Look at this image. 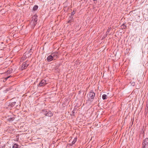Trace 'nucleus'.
<instances>
[{"label": "nucleus", "instance_id": "nucleus-1", "mask_svg": "<svg viewBox=\"0 0 148 148\" xmlns=\"http://www.w3.org/2000/svg\"><path fill=\"white\" fill-rule=\"evenodd\" d=\"M37 17L38 16L36 15H34L32 17V19L30 23V25L32 29L34 28L37 24V22L38 21Z\"/></svg>", "mask_w": 148, "mask_h": 148}, {"label": "nucleus", "instance_id": "nucleus-2", "mask_svg": "<svg viewBox=\"0 0 148 148\" xmlns=\"http://www.w3.org/2000/svg\"><path fill=\"white\" fill-rule=\"evenodd\" d=\"M42 112L43 113L47 116L51 117L53 115V113L52 112L47 109L42 110Z\"/></svg>", "mask_w": 148, "mask_h": 148}, {"label": "nucleus", "instance_id": "nucleus-3", "mask_svg": "<svg viewBox=\"0 0 148 148\" xmlns=\"http://www.w3.org/2000/svg\"><path fill=\"white\" fill-rule=\"evenodd\" d=\"M16 103V101H13L12 100L9 103H6V108L7 109L11 110L14 106Z\"/></svg>", "mask_w": 148, "mask_h": 148}, {"label": "nucleus", "instance_id": "nucleus-4", "mask_svg": "<svg viewBox=\"0 0 148 148\" xmlns=\"http://www.w3.org/2000/svg\"><path fill=\"white\" fill-rule=\"evenodd\" d=\"M29 62L27 61H26L23 63L21 67V69L23 70L26 69L29 66Z\"/></svg>", "mask_w": 148, "mask_h": 148}, {"label": "nucleus", "instance_id": "nucleus-5", "mask_svg": "<svg viewBox=\"0 0 148 148\" xmlns=\"http://www.w3.org/2000/svg\"><path fill=\"white\" fill-rule=\"evenodd\" d=\"M142 148H146L148 145V138H146L143 140L142 143Z\"/></svg>", "mask_w": 148, "mask_h": 148}, {"label": "nucleus", "instance_id": "nucleus-6", "mask_svg": "<svg viewBox=\"0 0 148 148\" xmlns=\"http://www.w3.org/2000/svg\"><path fill=\"white\" fill-rule=\"evenodd\" d=\"M46 81L45 79H42L39 84L38 86H45L47 84Z\"/></svg>", "mask_w": 148, "mask_h": 148}, {"label": "nucleus", "instance_id": "nucleus-7", "mask_svg": "<svg viewBox=\"0 0 148 148\" xmlns=\"http://www.w3.org/2000/svg\"><path fill=\"white\" fill-rule=\"evenodd\" d=\"M95 93L92 90H90L89 92V96L91 99H93L95 97Z\"/></svg>", "mask_w": 148, "mask_h": 148}, {"label": "nucleus", "instance_id": "nucleus-8", "mask_svg": "<svg viewBox=\"0 0 148 148\" xmlns=\"http://www.w3.org/2000/svg\"><path fill=\"white\" fill-rule=\"evenodd\" d=\"M52 56H53V54H51L47 57V60L48 62L51 61L53 60V57Z\"/></svg>", "mask_w": 148, "mask_h": 148}, {"label": "nucleus", "instance_id": "nucleus-9", "mask_svg": "<svg viewBox=\"0 0 148 148\" xmlns=\"http://www.w3.org/2000/svg\"><path fill=\"white\" fill-rule=\"evenodd\" d=\"M77 140V138L76 137H75L73 139V141L71 143H70L69 145L70 146H72L76 143Z\"/></svg>", "mask_w": 148, "mask_h": 148}, {"label": "nucleus", "instance_id": "nucleus-10", "mask_svg": "<svg viewBox=\"0 0 148 148\" xmlns=\"http://www.w3.org/2000/svg\"><path fill=\"white\" fill-rule=\"evenodd\" d=\"M15 118L14 116H9L8 118V120L10 121H12L14 120Z\"/></svg>", "mask_w": 148, "mask_h": 148}, {"label": "nucleus", "instance_id": "nucleus-11", "mask_svg": "<svg viewBox=\"0 0 148 148\" xmlns=\"http://www.w3.org/2000/svg\"><path fill=\"white\" fill-rule=\"evenodd\" d=\"M73 16H70L69 18V20L67 21V23H70L73 21Z\"/></svg>", "mask_w": 148, "mask_h": 148}, {"label": "nucleus", "instance_id": "nucleus-12", "mask_svg": "<svg viewBox=\"0 0 148 148\" xmlns=\"http://www.w3.org/2000/svg\"><path fill=\"white\" fill-rule=\"evenodd\" d=\"M51 54H53V56H52L53 57V60H55L57 58V55L56 54V53H52Z\"/></svg>", "mask_w": 148, "mask_h": 148}, {"label": "nucleus", "instance_id": "nucleus-13", "mask_svg": "<svg viewBox=\"0 0 148 148\" xmlns=\"http://www.w3.org/2000/svg\"><path fill=\"white\" fill-rule=\"evenodd\" d=\"M145 111L148 112V99H147L146 105V107L145 108Z\"/></svg>", "mask_w": 148, "mask_h": 148}, {"label": "nucleus", "instance_id": "nucleus-14", "mask_svg": "<svg viewBox=\"0 0 148 148\" xmlns=\"http://www.w3.org/2000/svg\"><path fill=\"white\" fill-rule=\"evenodd\" d=\"M38 8V6L37 5H35L33 8V10L35 11Z\"/></svg>", "mask_w": 148, "mask_h": 148}, {"label": "nucleus", "instance_id": "nucleus-15", "mask_svg": "<svg viewBox=\"0 0 148 148\" xmlns=\"http://www.w3.org/2000/svg\"><path fill=\"white\" fill-rule=\"evenodd\" d=\"M12 69L11 68H10L9 69V70H8L6 73H7V74H10L12 72Z\"/></svg>", "mask_w": 148, "mask_h": 148}, {"label": "nucleus", "instance_id": "nucleus-16", "mask_svg": "<svg viewBox=\"0 0 148 148\" xmlns=\"http://www.w3.org/2000/svg\"><path fill=\"white\" fill-rule=\"evenodd\" d=\"M107 96L105 94H103L102 95V97L103 99L105 100L107 99Z\"/></svg>", "mask_w": 148, "mask_h": 148}, {"label": "nucleus", "instance_id": "nucleus-17", "mask_svg": "<svg viewBox=\"0 0 148 148\" xmlns=\"http://www.w3.org/2000/svg\"><path fill=\"white\" fill-rule=\"evenodd\" d=\"M121 27L122 29H125L126 28V26L125 24V23H123L121 26Z\"/></svg>", "mask_w": 148, "mask_h": 148}, {"label": "nucleus", "instance_id": "nucleus-18", "mask_svg": "<svg viewBox=\"0 0 148 148\" xmlns=\"http://www.w3.org/2000/svg\"><path fill=\"white\" fill-rule=\"evenodd\" d=\"M11 76H9L8 77H6L4 79H3V82H5L7 80V79L9 78V77H11Z\"/></svg>", "mask_w": 148, "mask_h": 148}, {"label": "nucleus", "instance_id": "nucleus-19", "mask_svg": "<svg viewBox=\"0 0 148 148\" xmlns=\"http://www.w3.org/2000/svg\"><path fill=\"white\" fill-rule=\"evenodd\" d=\"M18 145L16 144L15 143L12 147V148H18Z\"/></svg>", "mask_w": 148, "mask_h": 148}, {"label": "nucleus", "instance_id": "nucleus-20", "mask_svg": "<svg viewBox=\"0 0 148 148\" xmlns=\"http://www.w3.org/2000/svg\"><path fill=\"white\" fill-rule=\"evenodd\" d=\"M75 12L74 10H73V11L71 13V16H73V15L75 14Z\"/></svg>", "mask_w": 148, "mask_h": 148}, {"label": "nucleus", "instance_id": "nucleus-21", "mask_svg": "<svg viewBox=\"0 0 148 148\" xmlns=\"http://www.w3.org/2000/svg\"><path fill=\"white\" fill-rule=\"evenodd\" d=\"M111 29H112V28L111 27H110V28L108 27V29L107 30L106 33H109Z\"/></svg>", "mask_w": 148, "mask_h": 148}, {"label": "nucleus", "instance_id": "nucleus-22", "mask_svg": "<svg viewBox=\"0 0 148 148\" xmlns=\"http://www.w3.org/2000/svg\"><path fill=\"white\" fill-rule=\"evenodd\" d=\"M0 148H5V146L4 145L2 146L0 145Z\"/></svg>", "mask_w": 148, "mask_h": 148}, {"label": "nucleus", "instance_id": "nucleus-23", "mask_svg": "<svg viewBox=\"0 0 148 148\" xmlns=\"http://www.w3.org/2000/svg\"><path fill=\"white\" fill-rule=\"evenodd\" d=\"M72 112L73 113H74V110L72 111Z\"/></svg>", "mask_w": 148, "mask_h": 148}]
</instances>
